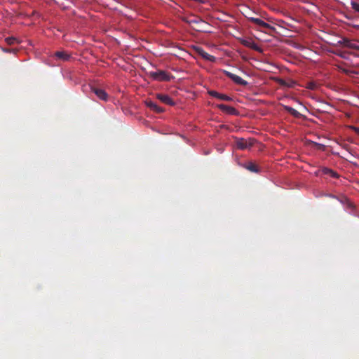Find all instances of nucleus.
<instances>
[{"label": "nucleus", "mask_w": 359, "mask_h": 359, "mask_svg": "<svg viewBox=\"0 0 359 359\" xmlns=\"http://www.w3.org/2000/svg\"><path fill=\"white\" fill-rule=\"evenodd\" d=\"M91 90L100 100L104 101L107 100L108 95L104 90L95 87H92Z\"/></svg>", "instance_id": "nucleus-8"}, {"label": "nucleus", "mask_w": 359, "mask_h": 359, "mask_svg": "<svg viewBox=\"0 0 359 359\" xmlns=\"http://www.w3.org/2000/svg\"><path fill=\"white\" fill-rule=\"evenodd\" d=\"M318 87L317 84L313 81L308 82L306 88L310 90H315Z\"/></svg>", "instance_id": "nucleus-16"}, {"label": "nucleus", "mask_w": 359, "mask_h": 359, "mask_svg": "<svg viewBox=\"0 0 359 359\" xmlns=\"http://www.w3.org/2000/svg\"><path fill=\"white\" fill-rule=\"evenodd\" d=\"M217 107L221 109L222 111L227 113L231 115H237L238 114V111L233 107L228 106L224 104H220L217 105Z\"/></svg>", "instance_id": "nucleus-6"}, {"label": "nucleus", "mask_w": 359, "mask_h": 359, "mask_svg": "<svg viewBox=\"0 0 359 359\" xmlns=\"http://www.w3.org/2000/svg\"><path fill=\"white\" fill-rule=\"evenodd\" d=\"M351 129L357 134L359 135V128H357V127H355V126H351Z\"/></svg>", "instance_id": "nucleus-23"}, {"label": "nucleus", "mask_w": 359, "mask_h": 359, "mask_svg": "<svg viewBox=\"0 0 359 359\" xmlns=\"http://www.w3.org/2000/svg\"><path fill=\"white\" fill-rule=\"evenodd\" d=\"M198 53L203 58L207 60L212 62L215 60V57L213 55H210L201 48H198Z\"/></svg>", "instance_id": "nucleus-11"}, {"label": "nucleus", "mask_w": 359, "mask_h": 359, "mask_svg": "<svg viewBox=\"0 0 359 359\" xmlns=\"http://www.w3.org/2000/svg\"><path fill=\"white\" fill-rule=\"evenodd\" d=\"M149 75L153 80L157 81H169L173 78L170 74L163 70L150 72Z\"/></svg>", "instance_id": "nucleus-1"}, {"label": "nucleus", "mask_w": 359, "mask_h": 359, "mask_svg": "<svg viewBox=\"0 0 359 359\" xmlns=\"http://www.w3.org/2000/svg\"><path fill=\"white\" fill-rule=\"evenodd\" d=\"M245 168L249 170L251 172H259V169L257 166V165L252 162H250L248 163Z\"/></svg>", "instance_id": "nucleus-15"}, {"label": "nucleus", "mask_w": 359, "mask_h": 359, "mask_svg": "<svg viewBox=\"0 0 359 359\" xmlns=\"http://www.w3.org/2000/svg\"><path fill=\"white\" fill-rule=\"evenodd\" d=\"M284 109L295 118H300L302 116L301 113L291 107L284 106Z\"/></svg>", "instance_id": "nucleus-12"}, {"label": "nucleus", "mask_w": 359, "mask_h": 359, "mask_svg": "<svg viewBox=\"0 0 359 359\" xmlns=\"http://www.w3.org/2000/svg\"><path fill=\"white\" fill-rule=\"evenodd\" d=\"M334 54H336L337 55L341 57V58H346V53L344 52H342V51H336V52H334Z\"/></svg>", "instance_id": "nucleus-21"}, {"label": "nucleus", "mask_w": 359, "mask_h": 359, "mask_svg": "<svg viewBox=\"0 0 359 359\" xmlns=\"http://www.w3.org/2000/svg\"><path fill=\"white\" fill-rule=\"evenodd\" d=\"M224 74L227 77L231 79L236 84H238V85H241L243 86H245L248 84V83L245 80L243 79L241 77H240L239 76H238L236 74H233L230 72L226 71V70H224Z\"/></svg>", "instance_id": "nucleus-4"}, {"label": "nucleus", "mask_w": 359, "mask_h": 359, "mask_svg": "<svg viewBox=\"0 0 359 359\" xmlns=\"http://www.w3.org/2000/svg\"><path fill=\"white\" fill-rule=\"evenodd\" d=\"M154 111L157 113H161L163 111V109L156 104V107L154 109Z\"/></svg>", "instance_id": "nucleus-22"}, {"label": "nucleus", "mask_w": 359, "mask_h": 359, "mask_svg": "<svg viewBox=\"0 0 359 359\" xmlns=\"http://www.w3.org/2000/svg\"><path fill=\"white\" fill-rule=\"evenodd\" d=\"M208 94L214 97L217 99L225 100V101H231L232 98L226 95L221 94L215 90H209Z\"/></svg>", "instance_id": "nucleus-10"}, {"label": "nucleus", "mask_w": 359, "mask_h": 359, "mask_svg": "<svg viewBox=\"0 0 359 359\" xmlns=\"http://www.w3.org/2000/svg\"><path fill=\"white\" fill-rule=\"evenodd\" d=\"M146 104L148 107H149L151 109L154 110V108L156 106V104L151 100L146 101Z\"/></svg>", "instance_id": "nucleus-19"}, {"label": "nucleus", "mask_w": 359, "mask_h": 359, "mask_svg": "<svg viewBox=\"0 0 359 359\" xmlns=\"http://www.w3.org/2000/svg\"><path fill=\"white\" fill-rule=\"evenodd\" d=\"M240 42L242 45H243L245 47H248V48H252V50H255L256 51H259V52H261L262 50L261 48L257 46V43H255L252 40H248V39H241L240 40Z\"/></svg>", "instance_id": "nucleus-5"}, {"label": "nucleus", "mask_w": 359, "mask_h": 359, "mask_svg": "<svg viewBox=\"0 0 359 359\" xmlns=\"http://www.w3.org/2000/svg\"><path fill=\"white\" fill-rule=\"evenodd\" d=\"M54 56L60 60H62V61H69L71 58V55L67 53V51H65V50H60V51H56L55 53H54Z\"/></svg>", "instance_id": "nucleus-7"}, {"label": "nucleus", "mask_w": 359, "mask_h": 359, "mask_svg": "<svg viewBox=\"0 0 359 359\" xmlns=\"http://www.w3.org/2000/svg\"><path fill=\"white\" fill-rule=\"evenodd\" d=\"M351 4L352 8L354 11H355L359 13V4H358V3L355 2V1H351Z\"/></svg>", "instance_id": "nucleus-20"}, {"label": "nucleus", "mask_w": 359, "mask_h": 359, "mask_svg": "<svg viewBox=\"0 0 359 359\" xmlns=\"http://www.w3.org/2000/svg\"><path fill=\"white\" fill-rule=\"evenodd\" d=\"M322 172L325 175H330L331 177L334 178L339 177V175L336 172L327 168H323L322 169Z\"/></svg>", "instance_id": "nucleus-13"}, {"label": "nucleus", "mask_w": 359, "mask_h": 359, "mask_svg": "<svg viewBox=\"0 0 359 359\" xmlns=\"http://www.w3.org/2000/svg\"><path fill=\"white\" fill-rule=\"evenodd\" d=\"M6 41L8 45H12L18 42V39L15 37H7Z\"/></svg>", "instance_id": "nucleus-18"}, {"label": "nucleus", "mask_w": 359, "mask_h": 359, "mask_svg": "<svg viewBox=\"0 0 359 359\" xmlns=\"http://www.w3.org/2000/svg\"><path fill=\"white\" fill-rule=\"evenodd\" d=\"M338 44L342 45L348 48L359 50V44L357 41L353 40H350L346 38L342 39L341 40L338 41Z\"/></svg>", "instance_id": "nucleus-3"}, {"label": "nucleus", "mask_w": 359, "mask_h": 359, "mask_svg": "<svg viewBox=\"0 0 359 359\" xmlns=\"http://www.w3.org/2000/svg\"><path fill=\"white\" fill-rule=\"evenodd\" d=\"M248 20L250 22H251L252 23L257 25L259 29V27L262 25V24L264 22L262 20H261L259 18H254V17H248Z\"/></svg>", "instance_id": "nucleus-14"}, {"label": "nucleus", "mask_w": 359, "mask_h": 359, "mask_svg": "<svg viewBox=\"0 0 359 359\" xmlns=\"http://www.w3.org/2000/svg\"><path fill=\"white\" fill-rule=\"evenodd\" d=\"M262 28L267 29H270V30H273V31L275 30V28L273 27H272L271 25H270L269 24L265 22H263L262 25L259 27V29H262Z\"/></svg>", "instance_id": "nucleus-17"}, {"label": "nucleus", "mask_w": 359, "mask_h": 359, "mask_svg": "<svg viewBox=\"0 0 359 359\" xmlns=\"http://www.w3.org/2000/svg\"><path fill=\"white\" fill-rule=\"evenodd\" d=\"M341 70H342V72H345V73H346V74H348V70H346V69H341Z\"/></svg>", "instance_id": "nucleus-24"}, {"label": "nucleus", "mask_w": 359, "mask_h": 359, "mask_svg": "<svg viewBox=\"0 0 359 359\" xmlns=\"http://www.w3.org/2000/svg\"><path fill=\"white\" fill-rule=\"evenodd\" d=\"M156 97L161 102H162L168 105L174 106L175 104V102L168 95L157 94Z\"/></svg>", "instance_id": "nucleus-9"}, {"label": "nucleus", "mask_w": 359, "mask_h": 359, "mask_svg": "<svg viewBox=\"0 0 359 359\" xmlns=\"http://www.w3.org/2000/svg\"><path fill=\"white\" fill-rule=\"evenodd\" d=\"M235 144L238 149L244 150L252 147L255 144V140L251 138L246 140L244 138L235 137Z\"/></svg>", "instance_id": "nucleus-2"}]
</instances>
